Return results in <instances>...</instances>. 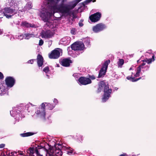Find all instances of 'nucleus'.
Wrapping results in <instances>:
<instances>
[{"label":"nucleus","instance_id":"nucleus-1","mask_svg":"<svg viewBox=\"0 0 156 156\" xmlns=\"http://www.w3.org/2000/svg\"><path fill=\"white\" fill-rule=\"evenodd\" d=\"M58 149L56 147L50 149L48 151L44 148L37 149L36 148H30L27 151L31 156H61L62 152L60 148L62 147L60 144L58 145Z\"/></svg>","mask_w":156,"mask_h":156},{"label":"nucleus","instance_id":"nucleus-25","mask_svg":"<svg viewBox=\"0 0 156 156\" xmlns=\"http://www.w3.org/2000/svg\"><path fill=\"white\" fill-rule=\"evenodd\" d=\"M31 4L30 3H27L25 6V8L26 9H30L32 8Z\"/></svg>","mask_w":156,"mask_h":156},{"label":"nucleus","instance_id":"nucleus-22","mask_svg":"<svg viewBox=\"0 0 156 156\" xmlns=\"http://www.w3.org/2000/svg\"><path fill=\"white\" fill-rule=\"evenodd\" d=\"M126 78L128 80H130L132 82H136L140 79L141 78V77H140L139 78L135 79L132 76H128L126 77Z\"/></svg>","mask_w":156,"mask_h":156},{"label":"nucleus","instance_id":"nucleus-11","mask_svg":"<svg viewBox=\"0 0 156 156\" xmlns=\"http://www.w3.org/2000/svg\"><path fill=\"white\" fill-rule=\"evenodd\" d=\"M101 14L99 12H97L91 15L89 17L90 20L92 22H96L98 21L101 17Z\"/></svg>","mask_w":156,"mask_h":156},{"label":"nucleus","instance_id":"nucleus-24","mask_svg":"<svg viewBox=\"0 0 156 156\" xmlns=\"http://www.w3.org/2000/svg\"><path fill=\"white\" fill-rule=\"evenodd\" d=\"M43 71L46 73V76L48 77L49 76L48 75V73L49 71L48 67V66L46 67L43 69Z\"/></svg>","mask_w":156,"mask_h":156},{"label":"nucleus","instance_id":"nucleus-29","mask_svg":"<svg viewBox=\"0 0 156 156\" xmlns=\"http://www.w3.org/2000/svg\"><path fill=\"white\" fill-rule=\"evenodd\" d=\"M1 88L0 87V95H2L6 93V90H5V89L2 90H1Z\"/></svg>","mask_w":156,"mask_h":156},{"label":"nucleus","instance_id":"nucleus-23","mask_svg":"<svg viewBox=\"0 0 156 156\" xmlns=\"http://www.w3.org/2000/svg\"><path fill=\"white\" fill-rule=\"evenodd\" d=\"M46 105L48 107V109L50 110L52 109L55 106V105H52L49 103H47Z\"/></svg>","mask_w":156,"mask_h":156},{"label":"nucleus","instance_id":"nucleus-39","mask_svg":"<svg viewBox=\"0 0 156 156\" xmlns=\"http://www.w3.org/2000/svg\"><path fill=\"white\" fill-rule=\"evenodd\" d=\"M53 102L54 103L53 105H55L58 103V101L57 99L55 98L53 101Z\"/></svg>","mask_w":156,"mask_h":156},{"label":"nucleus","instance_id":"nucleus-3","mask_svg":"<svg viewBox=\"0 0 156 156\" xmlns=\"http://www.w3.org/2000/svg\"><path fill=\"white\" fill-rule=\"evenodd\" d=\"M62 54V50L61 49L57 48L52 51L49 55V57L50 58L57 59Z\"/></svg>","mask_w":156,"mask_h":156},{"label":"nucleus","instance_id":"nucleus-40","mask_svg":"<svg viewBox=\"0 0 156 156\" xmlns=\"http://www.w3.org/2000/svg\"><path fill=\"white\" fill-rule=\"evenodd\" d=\"M3 77L4 76L3 74L0 72V80L2 79Z\"/></svg>","mask_w":156,"mask_h":156},{"label":"nucleus","instance_id":"nucleus-27","mask_svg":"<svg viewBox=\"0 0 156 156\" xmlns=\"http://www.w3.org/2000/svg\"><path fill=\"white\" fill-rule=\"evenodd\" d=\"M30 133H26L21 134V136H22L23 137H26V136H30V135H32V134H30Z\"/></svg>","mask_w":156,"mask_h":156},{"label":"nucleus","instance_id":"nucleus-15","mask_svg":"<svg viewBox=\"0 0 156 156\" xmlns=\"http://www.w3.org/2000/svg\"><path fill=\"white\" fill-rule=\"evenodd\" d=\"M72 62V61L69 58L64 59L61 61V64L64 66L68 67L70 64Z\"/></svg>","mask_w":156,"mask_h":156},{"label":"nucleus","instance_id":"nucleus-33","mask_svg":"<svg viewBox=\"0 0 156 156\" xmlns=\"http://www.w3.org/2000/svg\"><path fill=\"white\" fill-rule=\"evenodd\" d=\"M43 43L44 41L43 40L41 39L39 41L38 44L39 46H41L43 44Z\"/></svg>","mask_w":156,"mask_h":156},{"label":"nucleus","instance_id":"nucleus-9","mask_svg":"<svg viewBox=\"0 0 156 156\" xmlns=\"http://www.w3.org/2000/svg\"><path fill=\"white\" fill-rule=\"evenodd\" d=\"M78 81L80 85H86L91 83V80L89 78L84 77H80Z\"/></svg>","mask_w":156,"mask_h":156},{"label":"nucleus","instance_id":"nucleus-12","mask_svg":"<svg viewBox=\"0 0 156 156\" xmlns=\"http://www.w3.org/2000/svg\"><path fill=\"white\" fill-rule=\"evenodd\" d=\"M20 108L18 107H14L12 111L10 112L11 115L13 117H15L16 116V117H18L20 112Z\"/></svg>","mask_w":156,"mask_h":156},{"label":"nucleus","instance_id":"nucleus-47","mask_svg":"<svg viewBox=\"0 0 156 156\" xmlns=\"http://www.w3.org/2000/svg\"><path fill=\"white\" fill-rule=\"evenodd\" d=\"M119 156H125L124 154H122L121 155H120Z\"/></svg>","mask_w":156,"mask_h":156},{"label":"nucleus","instance_id":"nucleus-19","mask_svg":"<svg viewBox=\"0 0 156 156\" xmlns=\"http://www.w3.org/2000/svg\"><path fill=\"white\" fill-rule=\"evenodd\" d=\"M34 36V34H32L26 33L24 34V38L26 39H29L30 37Z\"/></svg>","mask_w":156,"mask_h":156},{"label":"nucleus","instance_id":"nucleus-50","mask_svg":"<svg viewBox=\"0 0 156 156\" xmlns=\"http://www.w3.org/2000/svg\"><path fill=\"white\" fill-rule=\"evenodd\" d=\"M139 61H140V60H137V62H138H138H139Z\"/></svg>","mask_w":156,"mask_h":156},{"label":"nucleus","instance_id":"nucleus-44","mask_svg":"<svg viewBox=\"0 0 156 156\" xmlns=\"http://www.w3.org/2000/svg\"><path fill=\"white\" fill-rule=\"evenodd\" d=\"M90 77L92 80H94L95 79V76H90Z\"/></svg>","mask_w":156,"mask_h":156},{"label":"nucleus","instance_id":"nucleus-52","mask_svg":"<svg viewBox=\"0 0 156 156\" xmlns=\"http://www.w3.org/2000/svg\"><path fill=\"white\" fill-rule=\"evenodd\" d=\"M57 66H58V67L59 66H58V65H57Z\"/></svg>","mask_w":156,"mask_h":156},{"label":"nucleus","instance_id":"nucleus-49","mask_svg":"<svg viewBox=\"0 0 156 156\" xmlns=\"http://www.w3.org/2000/svg\"><path fill=\"white\" fill-rule=\"evenodd\" d=\"M68 53H69V54H70V52L69 51H68Z\"/></svg>","mask_w":156,"mask_h":156},{"label":"nucleus","instance_id":"nucleus-41","mask_svg":"<svg viewBox=\"0 0 156 156\" xmlns=\"http://www.w3.org/2000/svg\"><path fill=\"white\" fill-rule=\"evenodd\" d=\"M67 154H70L73 153L72 150H70L69 151H67Z\"/></svg>","mask_w":156,"mask_h":156},{"label":"nucleus","instance_id":"nucleus-13","mask_svg":"<svg viewBox=\"0 0 156 156\" xmlns=\"http://www.w3.org/2000/svg\"><path fill=\"white\" fill-rule=\"evenodd\" d=\"M35 113L38 117L43 119H45V111H44L42 109H38L36 112Z\"/></svg>","mask_w":156,"mask_h":156},{"label":"nucleus","instance_id":"nucleus-51","mask_svg":"<svg viewBox=\"0 0 156 156\" xmlns=\"http://www.w3.org/2000/svg\"><path fill=\"white\" fill-rule=\"evenodd\" d=\"M95 0H94L93 1V2H95Z\"/></svg>","mask_w":156,"mask_h":156},{"label":"nucleus","instance_id":"nucleus-21","mask_svg":"<svg viewBox=\"0 0 156 156\" xmlns=\"http://www.w3.org/2000/svg\"><path fill=\"white\" fill-rule=\"evenodd\" d=\"M155 56L154 55H153L152 56V58L153 59V61L155 60ZM144 61H145V62H147L148 64L151 63L152 61V58L146 59L144 60Z\"/></svg>","mask_w":156,"mask_h":156},{"label":"nucleus","instance_id":"nucleus-36","mask_svg":"<svg viewBox=\"0 0 156 156\" xmlns=\"http://www.w3.org/2000/svg\"><path fill=\"white\" fill-rule=\"evenodd\" d=\"M83 22V20H80V21L79 24L80 27H82L83 26V24L82 23V22Z\"/></svg>","mask_w":156,"mask_h":156},{"label":"nucleus","instance_id":"nucleus-42","mask_svg":"<svg viewBox=\"0 0 156 156\" xmlns=\"http://www.w3.org/2000/svg\"><path fill=\"white\" fill-rule=\"evenodd\" d=\"M17 154L20 155H23V153L21 151H18L17 152Z\"/></svg>","mask_w":156,"mask_h":156},{"label":"nucleus","instance_id":"nucleus-53","mask_svg":"<svg viewBox=\"0 0 156 156\" xmlns=\"http://www.w3.org/2000/svg\"><path fill=\"white\" fill-rule=\"evenodd\" d=\"M56 146H57V145H56V146H55V147H56Z\"/></svg>","mask_w":156,"mask_h":156},{"label":"nucleus","instance_id":"nucleus-20","mask_svg":"<svg viewBox=\"0 0 156 156\" xmlns=\"http://www.w3.org/2000/svg\"><path fill=\"white\" fill-rule=\"evenodd\" d=\"M124 63V60L122 59H119L117 62V66L119 68H122Z\"/></svg>","mask_w":156,"mask_h":156},{"label":"nucleus","instance_id":"nucleus-38","mask_svg":"<svg viewBox=\"0 0 156 156\" xmlns=\"http://www.w3.org/2000/svg\"><path fill=\"white\" fill-rule=\"evenodd\" d=\"M73 76L76 78H78L79 77L78 74L77 73L74 74Z\"/></svg>","mask_w":156,"mask_h":156},{"label":"nucleus","instance_id":"nucleus-32","mask_svg":"<svg viewBox=\"0 0 156 156\" xmlns=\"http://www.w3.org/2000/svg\"><path fill=\"white\" fill-rule=\"evenodd\" d=\"M23 38H24V34L20 35V36H18V39L20 40L23 39Z\"/></svg>","mask_w":156,"mask_h":156},{"label":"nucleus","instance_id":"nucleus-14","mask_svg":"<svg viewBox=\"0 0 156 156\" xmlns=\"http://www.w3.org/2000/svg\"><path fill=\"white\" fill-rule=\"evenodd\" d=\"M142 61L143 62L142 64L139 67L136 68V73L134 75V76L136 77H138L140 76V74L141 69H143V67L146 64V62H145V61H144V60H143Z\"/></svg>","mask_w":156,"mask_h":156},{"label":"nucleus","instance_id":"nucleus-5","mask_svg":"<svg viewBox=\"0 0 156 156\" xmlns=\"http://www.w3.org/2000/svg\"><path fill=\"white\" fill-rule=\"evenodd\" d=\"M84 48V44L81 42H75L72 44L71 47L72 50L74 51L82 50Z\"/></svg>","mask_w":156,"mask_h":156},{"label":"nucleus","instance_id":"nucleus-7","mask_svg":"<svg viewBox=\"0 0 156 156\" xmlns=\"http://www.w3.org/2000/svg\"><path fill=\"white\" fill-rule=\"evenodd\" d=\"M16 12V10L10 8H5L4 9V14L7 18L11 17Z\"/></svg>","mask_w":156,"mask_h":156},{"label":"nucleus","instance_id":"nucleus-28","mask_svg":"<svg viewBox=\"0 0 156 156\" xmlns=\"http://www.w3.org/2000/svg\"><path fill=\"white\" fill-rule=\"evenodd\" d=\"M90 43V39L89 38H86L85 39V43L88 46L89 45Z\"/></svg>","mask_w":156,"mask_h":156},{"label":"nucleus","instance_id":"nucleus-8","mask_svg":"<svg viewBox=\"0 0 156 156\" xmlns=\"http://www.w3.org/2000/svg\"><path fill=\"white\" fill-rule=\"evenodd\" d=\"M106 26L102 23H99L93 27V30L94 32L98 33L106 28Z\"/></svg>","mask_w":156,"mask_h":156},{"label":"nucleus","instance_id":"nucleus-46","mask_svg":"<svg viewBox=\"0 0 156 156\" xmlns=\"http://www.w3.org/2000/svg\"><path fill=\"white\" fill-rule=\"evenodd\" d=\"M133 67H131L129 69V70H132L133 69Z\"/></svg>","mask_w":156,"mask_h":156},{"label":"nucleus","instance_id":"nucleus-10","mask_svg":"<svg viewBox=\"0 0 156 156\" xmlns=\"http://www.w3.org/2000/svg\"><path fill=\"white\" fill-rule=\"evenodd\" d=\"M5 81L7 86L9 87H11L14 85L15 81L12 77L9 76L5 79Z\"/></svg>","mask_w":156,"mask_h":156},{"label":"nucleus","instance_id":"nucleus-30","mask_svg":"<svg viewBox=\"0 0 156 156\" xmlns=\"http://www.w3.org/2000/svg\"><path fill=\"white\" fill-rule=\"evenodd\" d=\"M149 66H148V65L146 66H144L143 67V69H144L143 70L142 69V70L144 72L145 71L148 70L149 69Z\"/></svg>","mask_w":156,"mask_h":156},{"label":"nucleus","instance_id":"nucleus-37","mask_svg":"<svg viewBox=\"0 0 156 156\" xmlns=\"http://www.w3.org/2000/svg\"><path fill=\"white\" fill-rule=\"evenodd\" d=\"M34 59H31V60H29L27 62L28 63H30L31 64H32L34 62Z\"/></svg>","mask_w":156,"mask_h":156},{"label":"nucleus","instance_id":"nucleus-2","mask_svg":"<svg viewBox=\"0 0 156 156\" xmlns=\"http://www.w3.org/2000/svg\"><path fill=\"white\" fill-rule=\"evenodd\" d=\"M104 88V94L102 98V101L105 102L110 97L112 89L109 88L108 84H106L103 81H101L99 84L98 92H100Z\"/></svg>","mask_w":156,"mask_h":156},{"label":"nucleus","instance_id":"nucleus-17","mask_svg":"<svg viewBox=\"0 0 156 156\" xmlns=\"http://www.w3.org/2000/svg\"><path fill=\"white\" fill-rule=\"evenodd\" d=\"M37 63L39 67L41 66L43 64V58L42 56L38 55L37 56Z\"/></svg>","mask_w":156,"mask_h":156},{"label":"nucleus","instance_id":"nucleus-34","mask_svg":"<svg viewBox=\"0 0 156 156\" xmlns=\"http://www.w3.org/2000/svg\"><path fill=\"white\" fill-rule=\"evenodd\" d=\"M11 154L12 156H16L17 155V152H12L11 153Z\"/></svg>","mask_w":156,"mask_h":156},{"label":"nucleus","instance_id":"nucleus-35","mask_svg":"<svg viewBox=\"0 0 156 156\" xmlns=\"http://www.w3.org/2000/svg\"><path fill=\"white\" fill-rule=\"evenodd\" d=\"M4 16V12H3L2 11H0V18H2Z\"/></svg>","mask_w":156,"mask_h":156},{"label":"nucleus","instance_id":"nucleus-43","mask_svg":"<svg viewBox=\"0 0 156 156\" xmlns=\"http://www.w3.org/2000/svg\"><path fill=\"white\" fill-rule=\"evenodd\" d=\"M5 146V144H0V148H2Z\"/></svg>","mask_w":156,"mask_h":156},{"label":"nucleus","instance_id":"nucleus-31","mask_svg":"<svg viewBox=\"0 0 156 156\" xmlns=\"http://www.w3.org/2000/svg\"><path fill=\"white\" fill-rule=\"evenodd\" d=\"M71 33L72 34H75L76 33L75 29L74 28L71 29Z\"/></svg>","mask_w":156,"mask_h":156},{"label":"nucleus","instance_id":"nucleus-18","mask_svg":"<svg viewBox=\"0 0 156 156\" xmlns=\"http://www.w3.org/2000/svg\"><path fill=\"white\" fill-rule=\"evenodd\" d=\"M21 26L27 27H35V26L34 24L29 23L26 21H23L21 23Z\"/></svg>","mask_w":156,"mask_h":156},{"label":"nucleus","instance_id":"nucleus-4","mask_svg":"<svg viewBox=\"0 0 156 156\" xmlns=\"http://www.w3.org/2000/svg\"><path fill=\"white\" fill-rule=\"evenodd\" d=\"M110 61L109 60L106 61L105 62L103 65L98 75V78L102 77L105 75L106 70L108 68V65L110 63Z\"/></svg>","mask_w":156,"mask_h":156},{"label":"nucleus","instance_id":"nucleus-6","mask_svg":"<svg viewBox=\"0 0 156 156\" xmlns=\"http://www.w3.org/2000/svg\"><path fill=\"white\" fill-rule=\"evenodd\" d=\"M55 33L53 30H49L47 31H43L41 33V36L42 38L49 39L53 37Z\"/></svg>","mask_w":156,"mask_h":156},{"label":"nucleus","instance_id":"nucleus-48","mask_svg":"<svg viewBox=\"0 0 156 156\" xmlns=\"http://www.w3.org/2000/svg\"><path fill=\"white\" fill-rule=\"evenodd\" d=\"M79 9H80V8L79 7V8H78V10H77L76 11V12H77L78 11V10Z\"/></svg>","mask_w":156,"mask_h":156},{"label":"nucleus","instance_id":"nucleus-26","mask_svg":"<svg viewBox=\"0 0 156 156\" xmlns=\"http://www.w3.org/2000/svg\"><path fill=\"white\" fill-rule=\"evenodd\" d=\"M47 103H43L41 105V108H39L38 109H42L44 111H45V104L47 105Z\"/></svg>","mask_w":156,"mask_h":156},{"label":"nucleus","instance_id":"nucleus-16","mask_svg":"<svg viewBox=\"0 0 156 156\" xmlns=\"http://www.w3.org/2000/svg\"><path fill=\"white\" fill-rule=\"evenodd\" d=\"M70 42V38L68 37H65L62 38L60 40V42L62 44L66 45L69 44Z\"/></svg>","mask_w":156,"mask_h":156},{"label":"nucleus","instance_id":"nucleus-45","mask_svg":"<svg viewBox=\"0 0 156 156\" xmlns=\"http://www.w3.org/2000/svg\"><path fill=\"white\" fill-rule=\"evenodd\" d=\"M3 32V30H2L0 29V34H2Z\"/></svg>","mask_w":156,"mask_h":156}]
</instances>
